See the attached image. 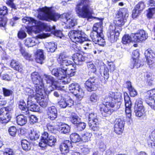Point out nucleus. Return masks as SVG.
<instances>
[{"label": "nucleus", "mask_w": 155, "mask_h": 155, "mask_svg": "<svg viewBox=\"0 0 155 155\" xmlns=\"http://www.w3.org/2000/svg\"><path fill=\"white\" fill-rule=\"evenodd\" d=\"M90 149L87 145H84L81 148V151L84 154H86L89 153Z\"/></svg>", "instance_id": "e2e57ef3"}, {"label": "nucleus", "mask_w": 155, "mask_h": 155, "mask_svg": "<svg viewBox=\"0 0 155 155\" xmlns=\"http://www.w3.org/2000/svg\"><path fill=\"white\" fill-rule=\"evenodd\" d=\"M134 110L135 115L137 117H141L143 115L144 112V108L140 109L138 108H134Z\"/></svg>", "instance_id": "6e6d98bb"}, {"label": "nucleus", "mask_w": 155, "mask_h": 155, "mask_svg": "<svg viewBox=\"0 0 155 155\" xmlns=\"http://www.w3.org/2000/svg\"><path fill=\"white\" fill-rule=\"evenodd\" d=\"M93 28V31L91 32L90 35L93 41L100 46H104L105 41L101 36L102 34V23L99 22L95 24Z\"/></svg>", "instance_id": "7ed1b4c3"}, {"label": "nucleus", "mask_w": 155, "mask_h": 155, "mask_svg": "<svg viewBox=\"0 0 155 155\" xmlns=\"http://www.w3.org/2000/svg\"><path fill=\"white\" fill-rule=\"evenodd\" d=\"M148 37L147 34L143 30L139 31L133 36L135 42H139L146 40Z\"/></svg>", "instance_id": "412c9836"}, {"label": "nucleus", "mask_w": 155, "mask_h": 155, "mask_svg": "<svg viewBox=\"0 0 155 155\" xmlns=\"http://www.w3.org/2000/svg\"><path fill=\"white\" fill-rule=\"evenodd\" d=\"M8 13V9L6 7L3 6L0 9V25L5 27L7 19L5 16Z\"/></svg>", "instance_id": "6ab92c4d"}, {"label": "nucleus", "mask_w": 155, "mask_h": 155, "mask_svg": "<svg viewBox=\"0 0 155 155\" xmlns=\"http://www.w3.org/2000/svg\"><path fill=\"white\" fill-rule=\"evenodd\" d=\"M88 124L97 123L98 121L96 114L91 113L89 114L88 116Z\"/></svg>", "instance_id": "58836bf2"}, {"label": "nucleus", "mask_w": 155, "mask_h": 155, "mask_svg": "<svg viewBox=\"0 0 155 155\" xmlns=\"http://www.w3.org/2000/svg\"><path fill=\"white\" fill-rule=\"evenodd\" d=\"M31 78L35 86H37L39 89H42L44 84L41 78L38 73L36 72L32 73L31 75Z\"/></svg>", "instance_id": "9b49d317"}, {"label": "nucleus", "mask_w": 155, "mask_h": 155, "mask_svg": "<svg viewBox=\"0 0 155 155\" xmlns=\"http://www.w3.org/2000/svg\"><path fill=\"white\" fill-rule=\"evenodd\" d=\"M57 48L56 45L53 42L49 43L47 48L48 52H53L55 51Z\"/></svg>", "instance_id": "603ef678"}, {"label": "nucleus", "mask_w": 155, "mask_h": 155, "mask_svg": "<svg viewBox=\"0 0 155 155\" xmlns=\"http://www.w3.org/2000/svg\"><path fill=\"white\" fill-rule=\"evenodd\" d=\"M68 69L66 71V76H67L68 77H72L74 76L76 72V70L75 68L74 69H71L70 70H68Z\"/></svg>", "instance_id": "bf43d9fd"}, {"label": "nucleus", "mask_w": 155, "mask_h": 155, "mask_svg": "<svg viewBox=\"0 0 155 155\" xmlns=\"http://www.w3.org/2000/svg\"><path fill=\"white\" fill-rule=\"evenodd\" d=\"M116 99L115 93L112 92H110L104 97L103 103L98 105L99 109L103 116H108L113 112V110L110 107L113 108L115 107L116 104Z\"/></svg>", "instance_id": "f03ea898"}, {"label": "nucleus", "mask_w": 155, "mask_h": 155, "mask_svg": "<svg viewBox=\"0 0 155 155\" xmlns=\"http://www.w3.org/2000/svg\"><path fill=\"white\" fill-rule=\"evenodd\" d=\"M59 131L64 134L69 133L70 131V127L69 125L64 123H59L58 125Z\"/></svg>", "instance_id": "bb28decb"}, {"label": "nucleus", "mask_w": 155, "mask_h": 155, "mask_svg": "<svg viewBox=\"0 0 155 155\" xmlns=\"http://www.w3.org/2000/svg\"><path fill=\"white\" fill-rule=\"evenodd\" d=\"M121 30V28H116L113 25L110 26V35L108 38L111 43H114L117 41Z\"/></svg>", "instance_id": "1a4fd4ad"}, {"label": "nucleus", "mask_w": 155, "mask_h": 155, "mask_svg": "<svg viewBox=\"0 0 155 155\" xmlns=\"http://www.w3.org/2000/svg\"><path fill=\"white\" fill-rule=\"evenodd\" d=\"M49 28L50 31L53 32L54 35L57 37L61 38L62 36V33L60 30H55V27L54 26H49Z\"/></svg>", "instance_id": "37998d69"}, {"label": "nucleus", "mask_w": 155, "mask_h": 155, "mask_svg": "<svg viewBox=\"0 0 155 155\" xmlns=\"http://www.w3.org/2000/svg\"><path fill=\"white\" fill-rule=\"evenodd\" d=\"M95 77H91L85 82V87L87 91L91 92L96 90L97 86Z\"/></svg>", "instance_id": "dca6fc26"}, {"label": "nucleus", "mask_w": 155, "mask_h": 155, "mask_svg": "<svg viewBox=\"0 0 155 155\" xmlns=\"http://www.w3.org/2000/svg\"><path fill=\"white\" fill-rule=\"evenodd\" d=\"M147 17L149 18H151L155 13V7L151 8H149L147 10Z\"/></svg>", "instance_id": "69168bd1"}, {"label": "nucleus", "mask_w": 155, "mask_h": 155, "mask_svg": "<svg viewBox=\"0 0 155 155\" xmlns=\"http://www.w3.org/2000/svg\"><path fill=\"white\" fill-rule=\"evenodd\" d=\"M134 110L135 115L137 117H141L143 115L144 112V108L140 109L138 108H134Z\"/></svg>", "instance_id": "4d7b16f0"}, {"label": "nucleus", "mask_w": 155, "mask_h": 155, "mask_svg": "<svg viewBox=\"0 0 155 155\" xmlns=\"http://www.w3.org/2000/svg\"><path fill=\"white\" fill-rule=\"evenodd\" d=\"M13 109L10 107H4L0 109V121L2 123H7L12 118Z\"/></svg>", "instance_id": "0eeeda50"}, {"label": "nucleus", "mask_w": 155, "mask_h": 155, "mask_svg": "<svg viewBox=\"0 0 155 155\" xmlns=\"http://www.w3.org/2000/svg\"><path fill=\"white\" fill-rule=\"evenodd\" d=\"M16 119L17 124L20 126L25 124L27 121L26 117L22 114L18 115L16 117Z\"/></svg>", "instance_id": "72a5a7b5"}, {"label": "nucleus", "mask_w": 155, "mask_h": 155, "mask_svg": "<svg viewBox=\"0 0 155 155\" xmlns=\"http://www.w3.org/2000/svg\"><path fill=\"white\" fill-rule=\"evenodd\" d=\"M92 135L91 133L86 132L82 135L81 137L82 140L84 142H87L90 140Z\"/></svg>", "instance_id": "09e8293b"}, {"label": "nucleus", "mask_w": 155, "mask_h": 155, "mask_svg": "<svg viewBox=\"0 0 155 155\" xmlns=\"http://www.w3.org/2000/svg\"><path fill=\"white\" fill-rule=\"evenodd\" d=\"M89 127L91 129L94 131H97L99 129V124L97 122L92 123L91 124H88Z\"/></svg>", "instance_id": "864d4df0"}, {"label": "nucleus", "mask_w": 155, "mask_h": 155, "mask_svg": "<svg viewBox=\"0 0 155 155\" xmlns=\"http://www.w3.org/2000/svg\"><path fill=\"white\" fill-rule=\"evenodd\" d=\"M145 5L143 2L141 1L139 2L135 7L134 9L132 11V16L133 18H136L145 8Z\"/></svg>", "instance_id": "aec40b11"}, {"label": "nucleus", "mask_w": 155, "mask_h": 155, "mask_svg": "<svg viewBox=\"0 0 155 155\" xmlns=\"http://www.w3.org/2000/svg\"><path fill=\"white\" fill-rule=\"evenodd\" d=\"M80 87L79 85L77 83H72L69 85V89L71 93L73 94L77 93L78 90Z\"/></svg>", "instance_id": "c9c22d12"}, {"label": "nucleus", "mask_w": 155, "mask_h": 155, "mask_svg": "<svg viewBox=\"0 0 155 155\" xmlns=\"http://www.w3.org/2000/svg\"><path fill=\"white\" fill-rule=\"evenodd\" d=\"M35 100L27 101L28 108L31 111L38 112L40 110L39 107L34 103V101Z\"/></svg>", "instance_id": "cd10ccee"}, {"label": "nucleus", "mask_w": 155, "mask_h": 155, "mask_svg": "<svg viewBox=\"0 0 155 155\" xmlns=\"http://www.w3.org/2000/svg\"><path fill=\"white\" fill-rule=\"evenodd\" d=\"M24 41L25 45L29 47L35 45L38 41L37 39L35 38H27Z\"/></svg>", "instance_id": "7c9ffc66"}, {"label": "nucleus", "mask_w": 155, "mask_h": 155, "mask_svg": "<svg viewBox=\"0 0 155 155\" xmlns=\"http://www.w3.org/2000/svg\"><path fill=\"white\" fill-rule=\"evenodd\" d=\"M29 136L31 140H36L39 138L40 133L36 129L32 128L30 130Z\"/></svg>", "instance_id": "2f4dec72"}, {"label": "nucleus", "mask_w": 155, "mask_h": 155, "mask_svg": "<svg viewBox=\"0 0 155 155\" xmlns=\"http://www.w3.org/2000/svg\"><path fill=\"white\" fill-rule=\"evenodd\" d=\"M43 92L42 93V97L41 98L39 99V100L38 99H36V101L40 105L43 107H46L48 104V101L45 99L43 98Z\"/></svg>", "instance_id": "c03bdc74"}, {"label": "nucleus", "mask_w": 155, "mask_h": 155, "mask_svg": "<svg viewBox=\"0 0 155 155\" xmlns=\"http://www.w3.org/2000/svg\"><path fill=\"white\" fill-rule=\"evenodd\" d=\"M149 147H155V130L152 132L150 140L147 142Z\"/></svg>", "instance_id": "f704fd0d"}, {"label": "nucleus", "mask_w": 155, "mask_h": 155, "mask_svg": "<svg viewBox=\"0 0 155 155\" xmlns=\"http://www.w3.org/2000/svg\"><path fill=\"white\" fill-rule=\"evenodd\" d=\"M84 3L83 0H82L80 3H78L76 8V11L78 16L82 18H86L89 21H91L93 18H96L92 16V10L88 5H84L82 7L80 6Z\"/></svg>", "instance_id": "20e7f679"}, {"label": "nucleus", "mask_w": 155, "mask_h": 155, "mask_svg": "<svg viewBox=\"0 0 155 155\" xmlns=\"http://www.w3.org/2000/svg\"><path fill=\"white\" fill-rule=\"evenodd\" d=\"M147 62L149 65H151L155 60V51L150 49H147L145 52Z\"/></svg>", "instance_id": "a211bd4d"}, {"label": "nucleus", "mask_w": 155, "mask_h": 155, "mask_svg": "<svg viewBox=\"0 0 155 155\" xmlns=\"http://www.w3.org/2000/svg\"><path fill=\"white\" fill-rule=\"evenodd\" d=\"M2 92L5 97H8L12 95L13 93L11 90L8 89L5 87H3Z\"/></svg>", "instance_id": "5fc2aeb1"}, {"label": "nucleus", "mask_w": 155, "mask_h": 155, "mask_svg": "<svg viewBox=\"0 0 155 155\" xmlns=\"http://www.w3.org/2000/svg\"><path fill=\"white\" fill-rule=\"evenodd\" d=\"M127 88L129 91L131 96L134 97L136 95L137 93L136 91L132 87L131 82L129 81L127 82Z\"/></svg>", "instance_id": "4c0bfd02"}, {"label": "nucleus", "mask_w": 155, "mask_h": 155, "mask_svg": "<svg viewBox=\"0 0 155 155\" xmlns=\"http://www.w3.org/2000/svg\"><path fill=\"white\" fill-rule=\"evenodd\" d=\"M62 97L58 102L59 107L63 108H65L67 107H71L74 105V101L72 99L69 97L68 98H65Z\"/></svg>", "instance_id": "4468645a"}, {"label": "nucleus", "mask_w": 155, "mask_h": 155, "mask_svg": "<svg viewBox=\"0 0 155 155\" xmlns=\"http://www.w3.org/2000/svg\"><path fill=\"white\" fill-rule=\"evenodd\" d=\"M126 20L123 18H121L119 19H116L114 22L115 25L113 26H115L116 28H121V26L124 25Z\"/></svg>", "instance_id": "a18cd8bd"}, {"label": "nucleus", "mask_w": 155, "mask_h": 155, "mask_svg": "<svg viewBox=\"0 0 155 155\" xmlns=\"http://www.w3.org/2000/svg\"><path fill=\"white\" fill-rule=\"evenodd\" d=\"M137 108L140 109L144 108L142 99L140 98L137 99L135 102L134 108Z\"/></svg>", "instance_id": "3c124183"}, {"label": "nucleus", "mask_w": 155, "mask_h": 155, "mask_svg": "<svg viewBox=\"0 0 155 155\" xmlns=\"http://www.w3.org/2000/svg\"><path fill=\"white\" fill-rule=\"evenodd\" d=\"M124 124L125 122L123 120H122L120 119L116 120L114 126V130L116 134H120L123 133Z\"/></svg>", "instance_id": "f3484780"}, {"label": "nucleus", "mask_w": 155, "mask_h": 155, "mask_svg": "<svg viewBox=\"0 0 155 155\" xmlns=\"http://www.w3.org/2000/svg\"><path fill=\"white\" fill-rule=\"evenodd\" d=\"M18 108L22 113L25 115L29 114L28 107H26V104L24 100H21L19 102Z\"/></svg>", "instance_id": "c85d7f7f"}, {"label": "nucleus", "mask_w": 155, "mask_h": 155, "mask_svg": "<svg viewBox=\"0 0 155 155\" xmlns=\"http://www.w3.org/2000/svg\"><path fill=\"white\" fill-rule=\"evenodd\" d=\"M68 57L64 53H61L57 58V61L61 65H65L67 67L68 66L72 65L73 63L72 61L66 59Z\"/></svg>", "instance_id": "2eb2a0df"}, {"label": "nucleus", "mask_w": 155, "mask_h": 155, "mask_svg": "<svg viewBox=\"0 0 155 155\" xmlns=\"http://www.w3.org/2000/svg\"><path fill=\"white\" fill-rule=\"evenodd\" d=\"M23 23L28 25L29 26L38 25V22L32 18L25 17L22 19Z\"/></svg>", "instance_id": "a878e982"}, {"label": "nucleus", "mask_w": 155, "mask_h": 155, "mask_svg": "<svg viewBox=\"0 0 155 155\" xmlns=\"http://www.w3.org/2000/svg\"><path fill=\"white\" fill-rule=\"evenodd\" d=\"M21 145L22 149L25 150H28L31 149L30 144L26 140H21Z\"/></svg>", "instance_id": "79ce46f5"}, {"label": "nucleus", "mask_w": 155, "mask_h": 155, "mask_svg": "<svg viewBox=\"0 0 155 155\" xmlns=\"http://www.w3.org/2000/svg\"><path fill=\"white\" fill-rule=\"evenodd\" d=\"M35 56L36 61L41 64L43 63V61L45 58L43 54V51L42 50H38Z\"/></svg>", "instance_id": "393cba45"}, {"label": "nucleus", "mask_w": 155, "mask_h": 155, "mask_svg": "<svg viewBox=\"0 0 155 155\" xmlns=\"http://www.w3.org/2000/svg\"><path fill=\"white\" fill-rule=\"evenodd\" d=\"M10 65L15 70L19 72H21L23 70V66L18 61L12 60L11 63Z\"/></svg>", "instance_id": "c756f323"}, {"label": "nucleus", "mask_w": 155, "mask_h": 155, "mask_svg": "<svg viewBox=\"0 0 155 155\" xmlns=\"http://www.w3.org/2000/svg\"><path fill=\"white\" fill-rule=\"evenodd\" d=\"M47 115L48 119L51 120H55L57 116V110L54 106L49 107L48 108Z\"/></svg>", "instance_id": "4be33fe9"}, {"label": "nucleus", "mask_w": 155, "mask_h": 155, "mask_svg": "<svg viewBox=\"0 0 155 155\" xmlns=\"http://www.w3.org/2000/svg\"><path fill=\"white\" fill-rule=\"evenodd\" d=\"M86 124L84 122H81V121L77 125V130L78 131H81L84 129L86 127Z\"/></svg>", "instance_id": "052dcab7"}, {"label": "nucleus", "mask_w": 155, "mask_h": 155, "mask_svg": "<svg viewBox=\"0 0 155 155\" xmlns=\"http://www.w3.org/2000/svg\"><path fill=\"white\" fill-rule=\"evenodd\" d=\"M128 16V14L126 12H123L120 11H118L116 15V19H119L121 18L126 19Z\"/></svg>", "instance_id": "49530a36"}, {"label": "nucleus", "mask_w": 155, "mask_h": 155, "mask_svg": "<svg viewBox=\"0 0 155 155\" xmlns=\"http://www.w3.org/2000/svg\"><path fill=\"white\" fill-rule=\"evenodd\" d=\"M70 138L71 141L74 143L79 142L81 140L79 135L75 133H73L70 135Z\"/></svg>", "instance_id": "a19ab883"}, {"label": "nucleus", "mask_w": 155, "mask_h": 155, "mask_svg": "<svg viewBox=\"0 0 155 155\" xmlns=\"http://www.w3.org/2000/svg\"><path fill=\"white\" fill-rule=\"evenodd\" d=\"M87 66L89 70L91 72L95 73L96 71L95 67L92 63L89 62L87 63Z\"/></svg>", "instance_id": "13d9d810"}, {"label": "nucleus", "mask_w": 155, "mask_h": 155, "mask_svg": "<svg viewBox=\"0 0 155 155\" xmlns=\"http://www.w3.org/2000/svg\"><path fill=\"white\" fill-rule=\"evenodd\" d=\"M18 36L19 39H23L26 37L27 34L24 30H20L18 33Z\"/></svg>", "instance_id": "774afa93"}, {"label": "nucleus", "mask_w": 155, "mask_h": 155, "mask_svg": "<svg viewBox=\"0 0 155 155\" xmlns=\"http://www.w3.org/2000/svg\"><path fill=\"white\" fill-rule=\"evenodd\" d=\"M44 77L47 83L49 84L50 85L55 87L56 86L57 82L54 78L50 75L46 74H45Z\"/></svg>", "instance_id": "473e14b6"}, {"label": "nucleus", "mask_w": 155, "mask_h": 155, "mask_svg": "<svg viewBox=\"0 0 155 155\" xmlns=\"http://www.w3.org/2000/svg\"><path fill=\"white\" fill-rule=\"evenodd\" d=\"M54 91V95L56 97H59L60 96L62 97H64L65 96L66 92L64 91Z\"/></svg>", "instance_id": "0e129e2a"}, {"label": "nucleus", "mask_w": 155, "mask_h": 155, "mask_svg": "<svg viewBox=\"0 0 155 155\" xmlns=\"http://www.w3.org/2000/svg\"><path fill=\"white\" fill-rule=\"evenodd\" d=\"M38 17L40 20L48 21H56L60 17H62V21L67 25V28L73 27L76 24V20L71 15L64 13L60 16L58 13L53 12L51 8L47 7L39 9Z\"/></svg>", "instance_id": "f257e3e1"}, {"label": "nucleus", "mask_w": 155, "mask_h": 155, "mask_svg": "<svg viewBox=\"0 0 155 155\" xmlns=\"http://www.w3.org/2000/svg\"><path fill=\"white\" fill-rule=\"evenodd\" d=\"M72 146L71 141L68 140L65 141L61 143L60 147V150L62 154H65L69 152V147Z\"/></svg>", "instance_id": "b1692460"}, {"label": "nucleus", "mask_w": 155, "mask_h": 155, "mask_svg": "<svg viewBox=\"0 0 155 155\" xmlns=\"http://www.w3.org/2000/svg\"><path fill=\"white\" fill-rule=\"evenodd\" d=\"M99 99L98 95L95 93L92 94L90 97L89 101L92 103H96Z\"/></svg>", "instance_id": "8fccbe9b"}, {"label": "nucleus", "mask_w": 155, "mask_h": 155, "mask_svg": "<svg viewBox=\"0 0 155 155\" xmlns=\"http://www.w3.org/2000/svg\"><path fill=\"white\" fill-rule=\"evenodd\" d=\"M67 67H62L58 69H54L51 71L52 75L58 78L59 79H63V78L66 76V71Z\"/></svg>", "instance_id": "f8f14e48"}, {"label": "nucleus", "mask_w": 155, "mask_h": 155, "mask_svg": "<svg viewBox=\"0 0 155 155\" xmlns=\"http://www.w3.org/2000/svg\"><path fill=\"white\" fill-rule=\"evenodd\" d=\"M17 132L16 127L15 126L10 127L8 129V132L10 135L14 137Z\"/></svg>", "instance_id": "680f3d73"}, {"label": "nucleus", "mask_w": 155, "mask_h": 155, "mask_svg": "<svg viewBox=\"0 0 155 155\" xmlns=\"http://www.w3.org/2000/svg\"><path fill=\"white\" fill-rule=\"evenodd\" d=\"M41 141L39 143L40 147L44 148L48 146H54L56 142V139L54 136L50 135L46 132H44L42 134Z\"/></svg>", "instance_id": "39448f33"}, {"label": "nucleus", "mask_w": 155, "mask_h": 155, "mask_svg": "<svg viewBox=\"0 0 155 155\" xmlns=\"http://www.w3.org/2000/svg\"><path fill=\"white\" fill-rule=\"evenodd\" d=\"M1 78L2 80L7 81H10L12 78V74H4L2 75Z\"/></svg>", "instance_id": "338daca9"}, {"label": "nucleus", "mask_w": 155, "mask_h": 155, "mask_svg": "<svg viewBox=\"0 0 155 155\" xmlns=\"http://www.w3.org/2000/svg\"><path fill=\"white\" fill-rule=\"evenodd\" d=\"M124 100L125 106V112L128 118L131 117V102L130 97L126 93L124 94Z\"/></svg>", "instance_id": "ddd939ff"}, {"label": "nucleus", "mask_w": 155, "mask_h": 155, "mask_svg": "<svg viewBox=\"0 0 155 155\" xmlns=\"http://www.w3.org/2000/svg\"><path fill=\"white\" fill-rule=\"evenodd\" d=\"M68 35L71 40L75 43L81 44L85 40V34L81 31H71L68 33Z\"/></svg>", "instance_id": "423d86ee"}, {"label": "nucleus", "mask_w": 155, "mask_h": 155, "mask_svg": "<svg viewBox=\"0 0 155 155\" xmlns=\"http://www.w3.org/2000/svg\"><path fill=\"white\" fill-rule=\"evenodd\" d=\"M131 41V37L128 34L124 35L122 38V42L124 44H128Z\"/></svg>", "instance_id": "de8ad7c7"}, {"label": "nucleus", "mask_w": 155, "mask_h": 155, "mask_svg": "<svg viewBox=\"0 0 155 155\" xmlns=\"http://www.w3.org/2000/svg\"><path fill=\"white\" fill-rule=\"evenodd\" d=\"M146 102L152 108L155 110V89L147 91L146 93Z\"/></svg>", "instance_id": "9d476101"}, {"label": "nucleus", "mask_w": 155, "mask_h": 155, "mask_svg": "<svg viewBox=\"0 0 155 155\" xmlns=\"http://www.w3.org/2000/svg\"><path fill=\"white\" fill-rule=\"evenodd\" d=\"M70 120L72 123L77 125L81 121V118L74 113H72L70 117Z\"/></svg>", "instance_id": "e433bc0d"}, {"label": "nucleus", "mask_w": 155, "mask_h": 155, "mask_svg": "<svg viewBox=\"0 0 155 155\" xmlns=\"http://www.w3.org/2000/svg\"><path fill=\"white\" fill-rule=\"evenodd\" d=\"M72 58L75 64L78 65L82 64L86 58L82 54L78 53H76L74 54L72 56Z\"/></svg>", "instance_id": "5701e85b"}, {"label": "nucleus", "mask_w": 155, "mask_h": 155, "mask_svg": "<svg viewBox=\"0 0 155 155\" xmlns=\"http://www.w3.org/2000/svg\"><path fill=\"white\" fill-rule=\"evenodd\" d=\"M78 91L77 93H75L74 94L75 96L78 101H79L81 100L83 98L84 95V93L81 87Z\"/></svg>", "instance_id": "ea45409f"}, {"label": "nucleus", "mask_w": 155, "mask_h": 155, "mask_svg": "<svg viewBox=\"0 0 155 155\" xmlns=\"http://www.w3.org/2000/svg\"><path fill=\"white\" fill-rule=\"evenodd\" d=\"M35 87H36L35 94L33 90L31 88H28L26 89L25 94L26 95L28 96L27 101L36 100L37 99L38 100H39V99L42 97V93L44 92L43 90L41 89H39L38 87L37 86H35Z\"/></svg>", "instance_id": "6e6552de"}]
</instances>
